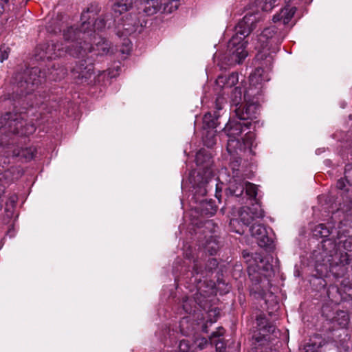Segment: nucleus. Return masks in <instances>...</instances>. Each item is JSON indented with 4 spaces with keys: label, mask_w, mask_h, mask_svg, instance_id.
<instances>
[{
    "label": "nucleus",
    "mask_w": 352,
    "mask_h": 352,
    "mask_svg": "<svg viewBox=\"0 0 352 352\" xmlns=\"http://www.w3.org/2000/svg\"><path fill=\"white\" fill-rule=\"evenodd\" d=\"M242 126L240 124L231 122L227 129L228 133V141L226 150L230 156V166L232 170V177L229 180L228 190L231 195L240 197L245 190L246 195L250 198L256 201L257 187L255 184L248 182H244L242 177L239 174L241 164V154L246 148H250L252 146L253 134L246 133V139L243 143L240 142L237 135L242 131Z\"/></svg>",
    "instance_id": "nucleus-1"
},
{
    "label": "nucleus",
    "mask_w": 352,
    "mask_h": 352,
    "mask_svg": "<svg viewBox=\"0 0 352 352\" xmlns=\"http://www.w3.org/2000/svg\"><path fill=\"white\" fill-rule=\"evenodd\" d=\"M133 0H118L111 7V16L113 17L116 34L120 40L113 56L120 57L122 60L128 57L132 49V43L127 36L140 32L142 28L138 11L125 13L133 9Z\"/></svg>",
    "instance_id": "nucleus-2"
},
{
    "label": "nucleus",
    "mask_w": 352,
    "mask_h": 352,
    "mask_svg": "<svg viewBox=\"0 0 352 352\" xmlns=\"http://www.w3.org/2000/svg\"><path fill=\"white\" fill-rule=\"evenodd\" d=\"M259 17L257 14L248 13L244 16L235 28V34L232 36L228 45V60L226 65L228 66L240 64L247 57L245 50L247 42L245 38L256 27Z\"/></svg>",
    "instance_id": "nucleus-3"
},
{
    "label": "nucleus",
    "mask_w": 352,
    "mask_h": 352,
    "mask_svg": "<svg viewBox=\"0 0 352 352\" xmlns=\"http://www.w3.org/2000/svg\"><path fill=\"white\" fill-rule=\"evenodd\" d=\"M330 246L329 254L324 251L322 256V265L325 267L326 272H331L336 278H341L345 276L349 268L352 270V256L344 252H338L336 248V243L331 239L323 241V247Z\"/></svg>",
    "instance_id": "nucleus-4"
},
{
    "label": "nucleus",
    "mask_w": 352,
    "mask_h": 352,
    "mask_svg": "<svg viewBox=\"0 0 352 352\" xmlns=\"http://www.w3.org/2000/svg\"><path fill=\"white\" fill-rule=\"evenodd\" d=\"M195 162L197 166H202L203 170L199 171L196 177L191 179L195 194L201 196L206 195L209 190L210 183L213 179V172L211 168V156L204 149L199 150L195 156Z\"/></svg>",
    "instance_id": "nucleus-5"
},
{
    "label": "nucleus",
    "mask_w": 352,
    "mask_h": 352,
    "mask_svg": "<svg viewBox=\"0 0 352 352\" xmlns=\"http://www.w3.org/2000/svg\"><path fill=\"white\" fill-rule=\"evenodd\" d=\"M243 97L245 96H243ZM244 100L246 102V104L245 107H241V106H239V107L234 108L233 109L235 112L236 116L237 117L238 119L240 120V121H237L235 120H229V122L224 128V131L226 133V135L228 137L227 129L228 128L231 122L240 124L242 126L243 129L241 133L237 135L238 138L240 140V142L243 143L244 140L246 139V133H251L254 135L252 140L253 143L255 138L254 134L250 131L252 122L248 120H252L257 118L259 105L258 104L257 100L254 101V97L252 100H251L250 97H248L246 98H244Z\"/></svg>",
    "instance_id": "nucleus-6"
},
{
    "label": "nucleus",
    "mask_w": 352,
    "mask_h": 352,
    "mask_svg": "<svg viewBox=\"0 0 352 352\" xmlns=\"http://www.w3.org/2000/svg\"><path fill=\"white\" fill-rule=\"evenodd\" d=\"M249 276L252 281L250 287V294L256 298H261L266 301L267 296H272L270 292V281L265 276H262L258 272H252V269H248Z\"/></svg>",
    "instance_id": "nucleus-7"
},
{
    "label": "nucleus",
    "mask_w": 352,
    "mask_h": 352,
    "mask_svg": "<svg viewBox=\"0 0 352 352\" xmlns=\"http://www.w3.org/2000/svg\"><path fill=\"white\" fill-rule=\"evenodd\" d=\"M250 86L245 91V98L254 97L261 94L263 83L270 80L269 74L262 67H258L250 76Z\"/></svg>",
    "instance_id": "nucleus-8"
},
{
    "label": "nucleus",
    "mask_w": 352,
    "mask_h": 352,
    "mask_svg": "<svg viewBox=\"0 0 352 352\" xmlns=\"http://www.w3.org/2000/svg\"><path fill=\"white\" fill-rule=\"evenodd\" d=\"M22 125V119L19 114L7 113L0 117V129H2L3 132L19 133Z\"/></svg>",
    "instance_id": "nucleus-9"
},
{
    "label": "nucleus",
    "mask_w": 352,
    "mask_h": 352,
    "mask_svg": "<svg viewBox=\"0 0 352 352\" xmlns=\"http://www.w3.org/2000/svg\"><path fill=\"white\" fill-rule=\"evenodd\" d=\"M264 217V211L258 202L253 204L252 207H243L239 211V221L245 226H249L256 219Z\"/></svg>",
    "instance_id": "nucleus-10"
},
{
    "label": "nucleus",
    "mask_w": 352,
    "mask_h": 352,
    "mask_svg": "<svg viewBox=\"0 0 352 352\" xmlns=\"http://www.w3.org/2000/svg\"><path fill=\"white\" fill-rule=\"evenodd\" d=\"M138 14L142 11L147 15H153L162 10V0H133Z\"/></svg>",
    "instance_id": "nucleus-11"
},
{
    "label": "nucleus",
    "mask_w": 352,
    "mask_h": 352,
    "mask_svg": "<svg viewBox=\"0 0 352 352\" xmlns=\"http://www.w3.org/2000/svg\"><path fill=\"white\" fill-rule=\"evenodd\" d=\"M56 45L54 43H47L42 45H39L36 50L35 56L38 60H50L54 59L58 56H60V51L61 49L60 47L56 50Z\"/></svg>",
    "instance_id": "nucleus-12"
},
{
    "label": "nucleus",
    "mask_w": 352,
    "mask_h": 352,
    "mask_svg": "<svg viewBox=\"0 0 352 352\" xmlns=\"http://www.w3.org/2000/svg\"><path fill=\"white\" fill-rule=\"evenodd\" d=\"M250 232L252 236L258 241L260 246H267L270 243L271 241L267 236V230L263 225L254 223L250 228Z\"/></svg>",
    "instance_id": "nucleus-13"
},
{
    "label": "nucleus",
    "mask_w": 352,
    "mask_h": 352,
    "mask_svg": "<svg viewBox=\"0 0 352 352\" xmlns=\"http://www.w3.org/2000/svg\"><path fill=\"white\" fill-rule=\"evenodd\" d=\"M352 227L351 226H339L337 232L336 238L342 239L343 237L346 239L341 241L343 243V247L348 251H352V234H351Z\"/></svg>",
    "instance_id": "nucleus-14"
},
{
    "label": "nucleus",
    "mask_w": 352,
    "mask_h": 352,
    "mask_svg": "<svg viewBox=\"0 0 352 352\" xmlns=\"http://www.w3.org/2000/svg\"><path fill=\"white\" fill-rule=\"evenodd\" d=\"M256 322L259 328V330L263 332L262 338L256 337V336H254L257 342H260L263 340H267L265 338L266 335L265 334V333H274L275 331V327L273 324H270L266 318L263 315H259L256 317Z\"/></svg>",
    "instance_id": "nucleus-15"
},
{
    "label": "nucleus",
    "mask_w": 352,
    "mask_h": 352,
    "mask_svg": "<svg viewBox=\"0 0 352 352\" xmlns=\"http://www.w3.org/2000/svg\"><path fill=\"white\" fill-rule=\"evenodd\" d=\"M337 188L340 190H344L346 192L351 190L352 188V165L347 164L345 166L344 177L341 178L337 182Z\"/></svg>",
    "instance_id": "nucleus-16"
},
{
    "label": "nucleus",
    "mask_w": 352,
    "mask_h": 352,
    "mask_svg": "<svg viewBox=\"0 0 352 352\" xmlns=\"http://www.w3.org/2000/svg\"><path fill=\"white\" fill-rule=\"evenodd\" d=\"M90 26L91 23L89 22L84 21L82 23L81 30L80 31H77V30L74 28H69L64 32V38L67 41H74L80 38V34H83L85 35L87 30H88Z\"/></svg>",
    "instance_id": "nucleus-17"
},
{
    "label": "nucleus",
    "mask_w": 352,
    "mask_h": 352,
    "mask_svg": "<svg viewBox=\"0 0 352 352\" xmlns=\"http://www.w3.org/2000/svg\"><path fill=\"white\" fill-rule=\"evenodd\" d=\"M224 332V329L220 327L216 331L212 332L210 336V342L211 344H215L217 352H224L225 351L226 345L220 338L223 335Z\"/></svg>",
    "instance_id": "nucleus-18"
},
{
    "label": "nucleus",
    "mask_w": 352,
    "mask_h": 352,
    "mask_svg": "<svg viewBox=\"0 0 352 352\" xmlns=\"http://www.w3.org/2000/svg\"><path fill=\"white\" fill-rule=\"evenodd\" d=\"M220 115L217 111H214L213 114L211 112L206 113L203 118V123L204 129H215L217 127L218 118Z\"/></svg>",
    "instance_id": "nucleus-19"
},
{
    "label": "nucleus",
    "mask_w": 352,
    "mask_h": 352,
    "mask_svg": "<svg viewBox=\"0 0 352 352\" xmlns=\"http://www.w3.org/2000/svg\"><path fill=\"white\" fill-rule=\"evenodd\" d=\"M333 230L331 226H327L324 223L318 224L314 229V235L316 237L326 238L333 234Z\"/></svg>",
    "instance_id": "nucleus-20"
},
{
    "label": "nucleus",
    "mask_w": 352,
    "mask_h": 352,
    "mask_svg": "<svg viewBox=\"0 0 352 352\" xmlns=\"http://www.w3.org/2000/svg\"><path fill=\"white\" fill-rule=\"evenodd\" d=\"M349 321V315L344 311H338L332 319V322L342 329L346 327Z\"/></svg>",
    "instance_id": "nucleus-21"
},
{
    "label": "nucleus",
    "mask_w": 352,
    "mask_h": 352,
    "mask_svg": "<svg viewBox=\"0 0 352 352\" xmlns=\"http://www.w3.org/2000/svg\"><path fill=\"white\" fill-rule=\"evenodd\" d=\"M46 78L45 73L40 71L38 68H32L30 73V78L28 83H31L33 86L42 83Z\"/></svg>",
    "instance_id": "nucleus-22"
},
{
    "label": "nucleus",
    "mask_w": 352,
    "mask_h": 352,
    "mask_svg": "<svg viewBox=\"0 0 352 352\" xmlns=\"http://www.w3.org/2000/svg\"><path fill=\"white\" fill-rule=\"evenodd\" d=\"M239 81V76L237 73H232L228 76H219L217 80V84L223 83V87H231L235 85Z\"/></svg>",
    "instance_id": "nucleus-23"
},
{
    "label": "nucleus",
    "mask_w": 352,
    "mask_h": 352,
    "mask_svg": "<svg viewBox=\"0 0 352 352\" xmlns=\"http://www.w3.org/2000/svg\"><path fill=\"white\" fill-rule=\"evenodd\" d=\"M190 320V316L184 317L179 322L180 331L186 336L191 335L195 329L194 325L189 324Z\"/></svg>",
    "instance_id": "nucleus-24"
},
{
    "label": "nucleus",
    "mask_w": 352,
    "mask_h": 352,
    "mask_svg": "<svg viewBox=\"0 0 352 352\" xmlns=\"http://www.w3.org/2000/svg\"><path fill=\"white\" fill-rule=\"evenodd\" d=\"M36 150L34 148H25L20 149L17 153H14L16 155L19 157L21 160L28 162L33 159Z\"/></svg>",
    "instance_id": "nucleus-25"
},
{
    "label": "nucleus",
    "mask_w": 352,
    "mask_h": 352,
    "mask_svg": "<svg viewBox=\"0 0 352 352\" xmlns=\"http://www.w3.org/2000/svg\"><path fill=\"white\" fill-rule=\"evenodd\" d=\"M179 6V0H162V11L166 13H171L176 10Z\"/></svg>",
    "instance_id": "nucleus-26"
},
{
    "label": "nucleus",
    "mask_w": 352,
    "mask_h": 352,
    "mask_svg": "<svg viewBox=\"0 0 352 352\" xmlns=\"http://www.w3.org/2000/svg\"><path fill=\"white\" fill-rule=\"evenodd\" d=\"M242 100V91L241 88L239 87H236L232 92L231 94V102L232 106L235 107V108L239 107L238 106L240 104Z\"/></svg>",
    "instance_id": "nucleus-27"
},
{
    "label": "nucleus",
    "mask_w": 352,
    "mask_h": 352,
    "mask_svg": "<svg viewBox=\"0 0 352 352\" xmlns=\"http://www.w3.org/2000/svg\"><path fill=\"white\" fill-rule=\"evenodd\" d=\"M276 0H258L257 6L263 11H270L275 6Z\"/></svg>",
    "instance_id": "nucleus-28"
},
{
    "label": "nucleus",
    "mask_w": 352,
    "mask_h": 352,
    "mask_svg": "<svg viewBox=\"0 0 352 352\" xmlns=\"http://www.w3.org/2000/svg\"><path fill=\"white\" fill-rule=\"evenodd\" d=\"M182 306L184 311L190 315L195 311L196 305L194 300L191 298H186L184 299Z\"/></svg>",
    "instance_id": "nucleus-29"
},
{
    "label": "nucleus",
    "mask_w": 352,
    "mask_h": 352,
    "mask_svg": "<svg viewBox=\"0 0 352 352\" xmlns=\"http://www.w3.org/2000/svg\"><path fill=\"white\" fill-rule=\"evenodd\" d=\"M322 346V341L319 342H314L311 340L310 342L305 346V352H318L319 349Z\"/></svg>",
    "instance_id": "nucleus-30"
},
{
    "label": "nucleus",
    "mask_w": 352,
    "mask_h": 352,
    "mask_svg": "<svg viewBox=\"0 0 352 352\" xmlns=\"http://www.w3.org/2000/svg\"><path fill=\"white\" fill-rule=\"evenodd\" d=\"M216 142L214 131H207L204 138V143L208 147H212Z\"/></svg>",
    "instance_id": "nucleus-31"
},
{
    "label": "nucleus",
    "mask_w": 352,
    "mask_h": 352,
    "mask_svg": "<svg viewBox=\"0 0 352 352\" xmlns=\"http://www.w3.org/2000/svg\"><path fill=\"white\" fill-rule=\"evenodd\" d=\"M203 212L208 216H212L216 212V208L210 203L202 204Z\"/></svg>",
    "instance_id": "nucleus-32"
},
{
    "label": "nucleus",
    "mask_w": 352,
    "mask_h": 352,
    "mask_svg": "<svg viewBox=\"0 0 352 352\" xmlns=\"http://www.w3.org/2000/svg\"><path fill=\"white\" fill-rule=\"evenodd\" d=\"M121 65L120 60L114 62L113 64L111 65V78L119 76L121 72Z\"/></svg>",
    "instance_id": "nucleus-33"
},
{
    "label": "nucleus",
    "mask_w": 352,
    "mask_h": 352,
    "mask_svg": "<svg viewBox=\"0 0 352 352\" xmlns=\"http://www.w3.org/2000/svg\"><path fill=\"white\" fill-rule=\"evenodd\" d=\"M10 50L9 47L3 45L0 47V62H3L8 58Z\"/></svg>",
    "instance_id": "nucleus-34"
},
{
    "label": "nucleus",
    "mask_w": 352,
    "mask_h": 352,
    "mask_svg": "<svg viewBox=\"0 0 352 352\" xmlns=\"http://www.w3.org/2000/svg\"><path fill=\"white\" fill-rule=\"evenodd\" d=\"M209 342L205 338H198L195 340L194 344L195 348H198L201 350L204 349L208 344Z\"/></svg>",
    "instance_id": "nucleus-35"
},
{
    "label": "nucleus",
    "mask_w": 352,
    "mask_h": 352,
    "mask_svg": "<svg viewBox=\"0 0 352 352\" xmlns=\"http://www.w3.org/2000/svg\"><path fill=\"white\" fill-rule=\"evenodd\" d=\"M190 344L188 340H182L179 344V349L181 352H188L190 349Z\"/></svg>",
    "instance_id": "nucleus-36"
},
{
    "label": "nucleus",
    "mask_w": 352,
    "mask_h": 352,
    "mask_svg": "<svg viewBox=\"0 0 352 352\" xmlns=\"http://www.w3.org/2000/svg\"><path fill=\"white\" fill-rule=\"evenodd\" d=\"M322 251L320 253V258L322 259H323L324 257L322 256V253L324 252V251H325L326 252L328 253V254H329V250H331V248H330V246H327L326 248H324L323 242L322 243ZM322 262V260H321V261H317L316 267H317L318 271H320V269L318 268L320 266L324 267L325 268V267L324 265H321Z\"/></svg>",
    "instance_id": "nucleus-37"
},
{
    "label": "nucleus",
    "mask_w": 352,
    "mask_h": 352,
    "mask_svg": "<svg viewBox=\"0 0 352 352\" xmlns=\"http://www.w3.org/2000/svg\"><path fill=\"white\" fill-rule=\"evenodd\" d=\"M322 251L320 253V258L322 259H323L324 257L322 256V253L324 252V251H325L326 252L328 253V254H329V250H331V248H330V246H327L326 248H324L323 242L322 243ZM322 262V260H321V261H317L316 267H317L318 271H320V269L318 268L320 266L324 267L325 268V267L324 265H321Z\"/></svg>",
    "instance_id": "nucleus-38"
},
{
    "label": "nucleus",
    "mask_w": 352,
    "mask_h": 352,
    "mask_svg": "<svg viewBox=\"0 0 352 352\" xmlns=\"http://www.w3.org/2000/svg\"><path fill=\"white\" fill-rule=\"evenodd\" d=\"M224 102H225L224 98L218 97L215 102V109H216L215 111H217L219 113V111L222 109Z\"/></svg>",
    "instance_id": "nucleus-39"
},
{
    "label": "nucleus",
    "mask_w": 352,
    "mask_h": 352,
    "mask_svg": "<svg viewBox=\"0 0 352 352\" xmlns=\"http://www.w3.org/2000/svg\"><path fill=\"white\" fill-rule=\"evenodd\" d=\"M254 258L256 261V260H259L260 262H263V258H262V256L260 254H257L256 253L254 254Z\"/></svg>",
    "instance_id": "nucleus-40"
},
{
    "label": "nucleus",
    "mask_w": 352,
    "mask_h": 352,
    "mask_svg": "<svg viewBox=\"0 0 352 352\" xmlns=\"http://www.w3.org/2000/svg\"><path fill=\"white\" fill-rule=\"evenodd\" d=\"M210 263L212 265V266L214 267H217V261L214 258H212L210 261Z\"/></svg>",
    "instance_id": "nucleus-41"
},
{
    "label": "nucleus",
    "mask_w": 352,
    "mask_h": 352,
    "mask_svg": "<svg viewBox=\"0 0 352 352\" xmlns=\"http://www.w3.org/2000/svg\"><path fill=\"white\" fill-rule=\"evenodd\" d=\"M194 272L196 273V274H199L201 271L198 269L197 266V264L195 265L194 266V269H193Z\"/></svg>",
    "instance_id": "nucleus-42"
},
{
    "label": "nucleus",
    "mask_w": 352,
    "mask_h": 352,
    "mask_svg": "<svg viewBox=\"0 0 352 352\" xmlns=\"http://www.w3.org/2000/svg\"><path fill=\"white\" fill-rule=\"evenodd\" d=\"M16 200V197H12L10 198V201H11V203H12V205L15 203Z\"/></svg>",
    "instance_id": "nucleus-43"
},
{
    "label": "nucleus",
    "mask_w": 352,
    "mask_h": 352,
    "mask_svg": "<svg viewBox=\"0 0 352 352\" xmlns=\"http://www.w3.org/2000/svg\"><path fill=\"white\" fill-rule=\"evenodd\" d=\"M215 186H216V197H218L217 193H218V190L219 189L218 184L216 183Z\"/></svg>",
    "instance_id": "nucleus-44"
},
{
    "label": "nucleus",
    "mask_w": 352,
    "mask_h": 352,
    "mask_svg": "<svg viewBox=\"0 0 352 352\" xmlns=\"http://www.w3.org/2000/svg\"><path fill=\"white\" fill-rule=\"evenodd\" d=\"M236 222H237V219H231L230 223L231 226H234V223H236Z\"/></svg>",
    "instance_id": "nucleus-45"
},
{
    "label": "nucleus",
    "mask_w": 352,
    "mask_h": 352,
    "mask_svg": "<svg viewBox=\"0 0 352 352\" xmlns=\"http://www.w3.org/2000/svg\"><path fill=\"white\" fill-rule=\"evenodd\" d=\"M8 234H10V236H13L14 235V230H10L8 232Z\"/></svg>",
    "instance_id": "nucleus-46"
},
{
    "label": "nucleus",
    "mask_w": 352,
    "mask_h": 352,
    "mask_svg": "<svg viewBox=\"0 0 352 352\" xmlns=\"http://www.w3.org/2000/svg\"><path fill=\"white\" fill-rule=\"evenodd\" d=\"M51 75L52 76H49V78L50 79H52V80H56V78L54 76L55 74H52V72L51 73Z\"/></svg>",
    "instance_id": "nucleus-47"
},
{
    "label": "nucleus",
    "mask_w": 352,
    "mask_h": 352,
    "mask_svg": "<svg viewBox=\"0 0 352 352\" xmlns=\"http://www.w3.org/2000/svg\"><path fill=\"white\" fill-rule=\"evenodd\" d=\"M69 50V54H72V56L77 55V52H73L71 50Z\"/></svg>",
    "instance_id": "nucleus-48"
},
{
    "label": "nucleus",
    "mask_w": 352,
    "mask_h": 352,
    "mask_svg": "<svg viewBox=\"0 0 352 352\" xmlns=\"http://www.w3.org/2000/svg\"><path fill=\"white\" fill-rule=\"evenodd\" d=\"M102 20H96V23H95V25H97L98 23H102Z\"/></svg>",
    "instance_id": "nucleus-49"
},
{
    "label": "nucleus",
    "mask_w": 352,
    "mask_h": 352,
    "mask_svg": "<svg viewBox=\"0 0 352 352\" xmlns=\"http://www.w3.org/2000/svg\"><path fill=\"white\" fill-rule=\"evenodd\" d=\"M206 223H207L208 226H210V225H212V221H208Z\"/></svg>",
    "instance_id": "nucleus-50"
},
{
    "label": "nucleus",
    "mask_w": 352,
    "mask_h": 352,
    "mask_svg": "<svg viewBox=\"0 0 352 352\" xmlns=\"http://www.w3.org/2000/svg\"><path fill=\"white\" fill-rule=\"evenodd\" d=\"M203 331L206 332V327H203Z\"/></svg>",
    "instance_id": "nucleus-51"
},
{
    "label": "nucleus",
    "mask_w": 352,
    "mask_h": 352,
    "mask_svg": "<svg viewBox=\"0 0 352 352\" xmlns=\"http://www.w3.org/2000/svg\"><path fill=\"white\" fill-rule=\"evenodd\" d=\"M236 232L241 234V232L239 230H236Z\"/></svg>",
    "instance_id": "nucleus-52"
}]
</instances>
